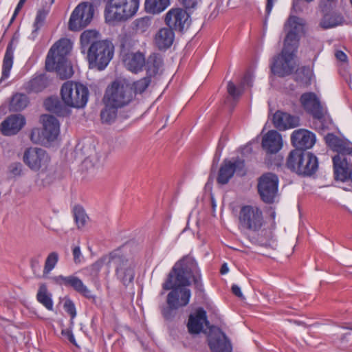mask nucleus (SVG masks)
<instances>
[{
  "mask_svg": "<svg viewBox=\"0 0 352 352\" xmlns=\"http://www.w3.org/2000/svg\"><path fill=\"white\" fill-rule=\"evenodd\" d=\"M9 170L14 175H19L21 171V164L20 163H13L10 166Z\"/></svg>",
  "mask_w": 352,
  "mask_h": 352,
  "instance_id": "nucleus-51",
  "label": "nucleus"
},
{
  "mask_svg": "<svg viewBox=\"0 0 352 352\" xmlns=\"http://www.w3.org/2000/svg\"><path fill=\"white\" fill-rule=\"evenodd\" d=\"M305 1L307 2H310V1H312L313 0H305Z\"/></svg>",
  "mask_w": 352,
  "mask_h": 352,
  "instance_id": "nucleus-62",
  "label": "nucleus"
},
{
  "mask_svg": "<svg viewBox=\"0 0 352 352\" xmlns=\"http://www.w3.org/2000/svg\"><path fill=\"white\" fill-rule=\"evenodd\" d=\"M25 119L21 115H12L1 124V131L4 135L16 134L25 125Z\"/></svg>",
  "mask_w": 352,
  "mask_h": 352,
  "instance_id": "nucleus-23",
  "label": "nucleus"
},
{
  "mask_svg": "<svg viewBox=\"0 0 352 352\" xmlns=\"http://www.w3.org/2000/svg\"><path fill=\"white\" fill-rule=\"evenodd\" d=\"M109 264V254L102 257L91 265L84 269L85 273L92 278L98 277L104 264Z\"/></svg>",
  "mask_w": 352,
  "mask_h": 352,
  "instance_id": "nucleus-40",
  "label": "nucleus"
},
{
  "mask_svg": "<svg viewBox=\"0 0 352 352\" xmlns=\"http://www.w3.org/2000/svg\"><path fill=\"white\" fill-rule=\"evenodd\" d=\"M278 178L273 173L263 174L258 179V191L261 199L267 204L273 203L278 195Z\"/></svg>",
  "mask_w": 352,
  "mask_h": 352,
  "instance_id": "nucleus-15",
  "label": "nucleus"
},
{
  "mask_svg": "<svg viewBox=\"0 0 352 352\" xmlns=\"http://www.w3.org/2000/svg\"><path fill=\"white\" fill-rule=\"evenodd\" d=\"M170 5V0H145L144 7L148 13L159 14Z\"/></svg>",
  "mask_w": 352,
  "mask_h": 352,
  "instance_id": "nucleus-35",
  "label": "nucleus"
},
{
  "mask_svg": "<svg viewBox=\"0 0 352 352\" xmlns=\"http://www.w3.org/2000/svg\"><path fill=\"white\" fill-rule=\"evenodd\" d=\"M227 89L229 95L234 99L238 98L243 92V88L240 85L236 87L233 82H229L227 86Z\"/></svg>",
  "mask_w": 352,
  "mask_h": 352,
  "instance_id": "nucleus-46",
  "label": "nucleus"
},
{
  "mask_svg": "<svg viewBox=\"0 0 352 352\" xmlns=\"http://www.w3.org/2000/svg\"><path fill=\"white\" fill-rule=\"evenodd\" d=\"M68 338L72 343L75 344L76 340L72 333H70L69 334Z\"/></svg>",
  "mask_w": 352,
  "mask_h": 352,
  "instance_id": "nucleus-57",
  "label": "nucleus"
},
{
  "mask_svg": "<svg viewBox=\"0 0 352 352\" xmlns=\"http://www.w3.org/2000/svg\"><path fill=\"white\" fill-rule=\"evenodd\" d=\"M50 12L49 9H39L37 11L35 20L33 24V30L31 36L33 38H36L38 35V31L44 25L47 16Z\"/></svg>",
  "mask_w": 352,
  "mask_h": 352,
  "instance_id": "nucleus-41",
  "label": "nucleus"
},
{
  "mask_svg": "<svg viewBox=\"0 0 352 352\" xmlns=\"http://www.w3.org/2000/svg\"><path fill=\"white\" fill-rule=\"evenodd\" d=\"M36 300L39 303L44 306L47 310L52 311L54 302L51 293L48 292L45 284H41L39 286Z\"/></svg>",
  "mask_w": 352,
  "mask_h": 352,
  "instance_id": "nucleus-34",
  "label": "nucleus"
},
{
  "mask_svg": "<svg viewBox=\"0 0 352 352\" xmlns=\"http://www.w3.org/2000/svg\"><path fill=\"white\" fill-rule=\"evenodd\" d=\"M73 260L75 264L79 265L84 262V256L79 245L72 247Z\"/></svg>",
  "mask_w": 352,
  "mask_h": 352,
  "instance_id": "nucleus-47",
  "label": "nucleus"
},
{
  "mask_svg": "<svg viewBox=\"0 0 352 352\" xmlns=\"http://www.w3.org/2000/svg\"><path fill=\"white\" fill-rule=\"evenodd\" d=\"M177 309V307H172L171 306L168 305L167 307L162 309V313L166 320H171L175 316V311Z\"/></svg>",
  "mask_w": 352,
  "mask_h": 352,
  "instance_id": "nucleus-48",
  "label": "nucleus"
},
{
  "mask_svg": "<svg viewBox=\"0 0 352 352\" xmlns=\"http://www.w3.org/2000/svg\"><path fill=\"white\" fill-rule=\"evenodd\" d=\"M220 272L221 274H226L229 272V268L227 263H225L221 265Z\"/></svg>",
  "mask_w": 352,
  "mask_h": 352,
  "instance_id": "nucleus-56",
  "label": "nucleus"
},
{
  "mask_svg": "<svg viewBox=\"0 0 352 352\" xmlns=\"http://www.w3.org/2000/svg\"><path fill=\"white\" fill-rule=\"evenodd\" d=\"M335 56L337 58L338 60L340 61V64L339 65L340 67V73L343 76H346L347 72L346 69L348 68L349 63H348V58L346 54L341 51V50H337L335 52Z\"/></svg>",
  "mask_w": 352,
  "mask_h": 352,
  "instance_id": "nucleus-44",
  "label": "nucleus"
},
{
  "mask_svg": "<svg viewBox=\"0 0 352 352\" xmlns=\"http://www.w3.org/2000/svg\"><path fill=\"white\" fill-rule=\"evenodd\" d=\"M262 146L268 153H276L283 147L280 134L274 130L269 131L263 138Z\"/></svg>",
  "mask_w": 352,
  "mask_h": 352,
  "instance_id": "nucleus-26",
  "label": "nucleus"
},
{
  "mask_svg": "<svg viewBox=\"0 0 352 352\" xmlns=\"http://www.w3.org/2000/svg\"><path fill=\"white\" fill-rule=\"evenodd\" d=\"M72 47V43L67 38H61L55 43L48 52L45 60L46 69H53L54 62L65 61Z\"/></svg>",
  "mask_w": 352,
  "mask_h": 352,
  "instance_id": "nucleus-16",
  "label": "nucleus"
},
{
  "mask_svg": "<svg viewBox=\"0 0 352 352\" xmlns=\"http://www.w3.org/2000/svg\"><path fill=\"white\" fill-rule=\"evenodd\" d=\"M232 293L239 298H243V293L241 290V288L237 285H233L232 286Z\"/></svg>",
  "mask_w": 352,
  "mask_h": 352,
  "instance_id": "nucleus-53",
  "label": "nucleus"
},
{
  "mask_svg": "<svg viewBox=\"0 0 352 352\" xmlns=\"http://www.w3.org/2000/svg\"><path fill=\"white\" fill-rule=\"evenodd\" d=\"M286 165L298 175L310 176L318 170V162L317 157L309 152L294 150L289 153Z\"/></svg>",
  "mask_w": 352,
  "mask_h": 352,
  "instance_id": "nucleus-6",
  "label": "nucleus"
},
{
  "mask_svg": "<svg viewBox=\"0 0 352 352\" xmlns=\"http://www.w3.org/2000/svg\"><path fill=\"white\" fill-rule=\"evenodd\" d=\"M316 135L306 129L294 131L291 136V141L296 150L303 151L311 148L316 142Z\"/></svg>",
  "mask_w": 352,
  "mask_h": 352,
  "instance_id": "nucleus-21",
  "label": "nucleus"
},
{
  "mask_svg": "<svg viewBox=\"0 0 352 352\" xmlns=\"http://www.w3.org/2000/svg\"><path fill=\"white\" fill-rule=\"evenodd\" d=\"M50 1V4L52 5L54 3V0H48Z\"/></svg>",
  "mask_w": 352,
  "mask_h": 352,
  "instance_id": "nucleus-61",
  "label": "nucleus"
},
{
  "mask_svg": "<svg viewBox=\"0 0 352 352\" xmlns=\"http://www.w3.org/2000/svg\"><path fill=\"white\" fill-rule=\"evenodd\" d=\"M273 124L278 130H286L298 126L299 118L287 113L278 111L274 114Z\"/></svg>",
  "mask_w": 352,
  "mask_h": 352,
  "instance_id": "nucleus-28",
  "label": "nucleus"
},
{
  "mask_svg": "<svg viewBox=\"0 0 352 352\" xmlns=\"http://www.w3.org/2000/svg\"><path fill=\"white\" fill-rule=\"evenodd\" d=\"M47 70L50 72L56 71L61 79L69 78L74 73L72 67L67 63V60L63 63L54 62L53 69Z\"/></svg>",
  "mask_w": 352,
  "mask_h": 352,
  "instance_id": "nucleus-38",
  "label": "nucleus"
},
{
  "mask_svg": "<svg viewBox=\"0 0 352 352\" xmlns=\"http://www.w3.org/2000/svg\"><path fill=\"white\" fill-rule=\"evenodd\" d=\"M99 38L100 34L96 30H87L84 31L80 35L82 52L85 53V50L89 49V46L101 43L102 41H100Z\"/></svg>",
  "mask_w": 352,
  "mask_h": 352,
  "instance_id": "nucleus-32",
  "label": "nucleus"
},
{
  "mask_svg": "<svg viewBox=\"0 0 352 352\" xmlns=\"http://www.w3.org/2000/svg\"><path fill=\"white\" fill-rule=\"evenodd\" d=\"M351 329H352V328H351Z\"/></svg>",
  "mask_w": 352,
  "mask_h": 352,
  "instance_id": "nucleus-63",
  "label": "nucleus"
},
{
  "mask_svg": "<svg viewBox=\"0 0 352 352\" xmlns=\"http://www.w3.org/2000/svg\"><path fill=\"white\" fill-rule=\"evenodd\" d=\"M50 81L46 74L35 75L29 81L23 84V89L28 94L38 93L47 87Z\"/></svg>",
  "mask_w": 352,
  "mask_h": 352,
  "instance_id": "nucleus-29",
  "label": "nucleus"
},
{
  "mask_svg": "<svg viewBox=\"0 0 352 352\" xmlns=\"http://www.w3.org/2000/svg\"><path fill=\"white\" fill-rule=\"evenodd\" d=\"M23 162L32 170L40 171L35 181L39 188H44L52 182V177L47 174L50 166L51 158L43 148L30 147L23 153Z\"/></svg>",
  "mask_w": 352,
  "mask_h": 352,
  "instance_id": "nucleus-4",
  "label": "nucleus"
},
{
  "mask_svg": "<svg viewBox=\"0 0 352 352\" xmlns=\"http://www.w3.org/2000/svg\"><path fill=\"white\" fill-rule=\"evenodd\" d=\"M94 14V6L89 2L79 3L72 11L68 28L73 32H78L86 28L92 21Z\"/></svg>",
  "mask_w": 352,
  "mask_h": 352,
  "instance_id": "nucleus-13",
  "label": "nucleus"
},
{
  "mask_svg": "<svg viewBox=\"0 0 352 352\" xmlns=\"http://www.w3.org/2000/svg\"><path fill=\"white\" fill-rule=\"evenodd\" d=\"M43 129L34 128L30 133L34 144H47L56 140L60 134V124L54 116L43 115L41 117Z\"/></svg>",
  "mask_w": 352,
  "mask_h": 352,
  "instance_id": "nucleus-10",
  "label": "nucleus"
},
{
  "mask_svg": "<svg viewBox=\"0 0 352 352\" xmlns=\"http://www.w3.org/2000/svg\"><path fill=\"white\" fill-rule=\"evenodd\" d=\"M305 21L302 19L291 16L285 24L287 31L281 54L274 58L271 65L272 72L278 76H285L292 73L294 69V58L296 52L299 34L302 32Z\"/></svg>",
  "mask_w": 352,
  "mask_h": 352,
  "instance_id": "nucleus-2",
  "label": "nucleus"
},
{
  "mask_svg": "<svg viewBox=\"0 0 352 352\" xmlns=\"http://www.w3.org/2000/svg\"><path fill=\"white\" fill-rule=\"evenodd\" d=\"M58 261V254L56 252H51L47 257L45 263L44 273L48 274L56 266Z\"/></svg>",
  "mask_w": 352,
  "mask_h": 352,
  "instance_id": "nucleus-45",
  "label": "nucleus"
},
{
  "mask_svg": "<svg viewBox=\"0 0 352 352\" xmlns=\"http://www.w3.org/2000/svg\"><path fill=\"white\" fill-rule=\"evenodd\" d=\"M253 83V77L250 74L244 76L241 86L243 89L245 86L252 87Z\"/></svg>",
  "mask_w": 352,
  "mask_h": 352,
  "instance_id": "nucleus-50",
  "label": "nucleus"
},
{
  "mask_svg": "<svg viewBox=\"0 0 352 352\" xmlns=\"http://www.w3.org/2000/svg\"><path fill=\"white\" fill-rule=\"evenodd\" d=\"M73 212L74 219L78 228H82L85 225L88 218L85 214V210L80 206H76L74 208Z\"/></svg>",
  "mask_w": 352,
  "mask_h": 352,
  "instance_id": "nucleus-42",
  "label": "nucleus"
},
{
  "mask_svg": "<svg viewBox=\"0 0 352 352\" xmlns=\"http://www.w3.org/2000/svg\"><path fill=\"white\" fill-rule=\"evenodd\" d=\"M300 103L304 109L316 120L317 129L321 132L331 129L333 123L327 113L326 108L313 92H307L300 96Z\"/></svg>",
  "mask_w": 352,
  "mask_h": 352,
  "instance_id": "nucleus-5",
  "label": "nucleus"
},
{
  "mask_svg": "<svg viewBox=\"0 0 352 352\" xmlns=\"http://www.w3.org/2000/svg\"><path fill=\"white\" fill-rule=\"evenodd\" d=\"M235 173L240 175L245 174L244 160L239 158L224 160L219 170L217 182L223 185L228 184Z\"/></svg>",
  "mask_w": 352,
  "mask_h": 352,
  "instance_id": "nucleus-17",
  "label": "nucleus"
},
{
  "mask_svg": "<svg viewBox=\"0 0 352 352\" xmlns=\"http://www.w3.org/2000/svg\"><path fill=\"white\" fill-rule=\"evenodd\" d=\"M206 312L203 308H199L195 314H190L187 324L188 329L191 334H198L204 329V324H207Z\"/></svg>",
  "mask_w": 352,
  "mask_h": 352,
  "instance_id": "nucleus-27",
  "label": "nucleus"
},
{
  "mask_svg": "<svg viewBox=\"0 0 352 352\" xmlns=\"http://www.w3.org/2000/svg\"><path fill=\"white\" fill-rule=\"evenodd\" d=\"M191 280L197 289H202L201 272L197 262L188 257L176 262L162 285L165 290L172 289L167 296L168 305L180 308L188 304L191 292L186 287L190 285Z\"/></svg>",
  "mask_w": 352,
  "mask_h": 352,
  "instance_id": "nucleus-1",
  "label": "nucleus"
},
{
  "mask_svg": "<svg viewBox=\"0 0 352 352\" xmlns=\"http://www.w3.org/2000/svg\"><path fill=\"white\" fill-rule=\"evenodd\" d=\"M16 16H14V12L13 13V15L10 19V24L9 25L14 21V19H15Z\"/></svg>",
  "mask_w": 352,
  "mask_h": 352,
  "instance_id": "nucleus-60",
  "label": "nucleus"
},
{
  "mask_svg": "<svg viewBox=\"0 0 352 352\" xmlns=\"http://www.w3.org/2000/svg\"><path fill=\"white\" fill-rule=\"evenodd\" d=\"M175 40V32L169 27L160 28L154 36V43L161 51L170 48Z\"/></svg>",
  "mask_w": 352,
  "mask_h": 352,
  "instance_id": "nucleus-25",
  "label": "nucleus"
},
{
  "mask_svg": "<svg viewBox=\"0 0 352 352\" xmlns=\"http://www.w3.org/2000/svg\"><path fill=\"white\" fill-rule=\"evenodd\" d=\"M104 107L100 112V119L102 123L111 124L117 118L119 108L109 104L108 102H104Z\"/></svg>",
  "mask_w": 352,
  "mask_h": 352,
  "instance_id": "nucleus-36",
  "label": "nucleus"
},
{
  "mask_svg": "<svg viewBox=\"0 0 352 352\" xmlns=\"http://www.w3.org/2000/svg\"><path fill=\"white\" fill-rule=\"evenodd\" d=\"M64 308L65 311L70 315L72 319L76 316V307L74 302L72 300L66 301L64 304Z\"/></svg>",
  "mask_w": 352,
  "mask_h": 352,
  "instance_id": "nucleus-49",
  "label": "nucleus"
},
{
  "mask_svg": "<svg viewBox=\"0 0 352 352\" xmlns=\"http://www.w3.org/2000/svg\"><path fill=\"white\" fill-rule=\"evenodd\" d=\"M60 95L63 102L67 107L82 108L88 101L89 91L81 83L67 81L62 85Z\"/></svg>",
  "mask_w": 352,
  "mask_h": 352,
  "instance_id": "nucleus-8",
  "label": "nucleus"
},
{
  "mask_svg": "<svg viewBox=\"0 0 352 352\" xmlns=\"http://www.w3.org/2000/svg\"><path fill=\"white\" fill-rule=\"evenodd\" d=\"M29 98L24 94H14L10 103V108L12 111H19L24 109L29 104Z\"/></svg>",
  "mask_w": 352,
  "mask_h": 352,
  "instance_id": "nucleus-39",
  "label": "nucleus"
},
{
  "mask_svg": "<svg viewBox=\"0 0 352 352\" xmlns=\"http://www.w3.org/2000/svg\"><path fill=\"white\" fill-rule=\"evenodd\" d=\"M45 108L52 113L60 116H65L67 114V109L57 96H50L44 101Z\"/></svg>",
  "mask_w": 352,
  "mask_h": 352,
  "instance_id": "nucleus-31",
  "label": "nucleus"
},
{
  "mask_svg": "<svg viewBox=\"0 0 352 352\" xmlns=\"http://www.w3.org/2000/svg\"><path fill=\"white\" fill-rule=\"evenodd\" d=\"M328 146L338 154L333 157L334 176L336 180L345 182L349 179L350 159L352 155V143L346 139H341L333 133H327L324 137Z\"/></svg>",
  "mask_w": 352,
  "mask_h": 352,
  "instance_id": "nucleus-3",
  "label": "nucleus"
},
{
  "mask_svg": "<svg viewBox=\"0 0 352 352\" xmlns=\"http://www.w3.org/2000/svg\"><path fill=\"white\" fill-rule=\"evenodd\" d=\"M27 0H19L15 10H14V16H16L21 9L23 8L24 3Z\"/></svg>",
  "mask_w": 352,
  "mask_h": 352,
  "instance_id": "nucleus-55",
  "label": "nucleus"
},
{
  "mask_svg": "<svg viewBox=\"0 0 352 352\" xmlns=\"http://www.w3.org/2000/svg\"><path fill=\"white\" fill-rule=\"evenodd\" d=\"M182 3L186 9H194L197 5V0H182Z\"/></svg>",
  "mask_w": 352,
  "mask_h": 352,
  "instance_id": "nucleus-52",
  "label": "nucleus"
},
{
  "mask_svg": "<svg viewBox=\"0 0 352 352\" xmlns=\"http://www.w3.org/2000/svg\"><path fill=\"white\" fill-rule=\"evenodd\" d=\"M150 63L151 60H149L148 62L147 76L134 82L132 87H131L134 94V97L138 94L143 93L147 89L151 82V76L155 75L159 70L160 66V60L155 58L153 60L152 65H149Z\"/></svg>",
  "mask_w": 352,
  "mask_h": 352,
  "instance_id": "nucleus-22",
  "label": "nucleus"
},
{
  "mask_svg": "<svg viewBox=\"0 0 352 352\" xmlns=\"http://www.w3.org/2000/svg\"><path fill=\"white\" fill-rule=\"evenodd\" d=\"M14 49L12 46V43H10L6 47L3 60L2 72L0 82L8 79L10 76V71L12 68L14 62Z\"/></svg>",
  "mask_w": 352,
  "mask_h": 352,
  "instance_id": "nucleus-30",
  "label": "nucleus"
},
{
  "mask_svg": "<svg viewBox=\"0 0 352 352\" xmlns=\"http://www.w3.org/2000/svg\"><path fill=\"white\" fill-rule=\"evenodd\" d=\"M208 344L212 352H232V346L226 335L219 329L212 330Z\"/></svg>",
  "mask_w": 352,
  "mask_h": 352,
  "instance_id": "nucleus-19",
  "label": "nucleus"
},
{
  "mask_svg": "<svg viewBox=\"0 0 352 352\" xmlns=\"http://www.w3.org/2000/svg\"><path fill=\"white\" fill-rule=\"evenodd\" d=\"M322 12L323 15L319 23L322 28L329 29L342 23V17L339 14L331 12H324V10Z\"/></svg>",
  "mask_w": 352,
  "mask_h": 352,
  "instance_id": "nucleus-33",
  "label": "nucleus"
},
{
  "mask_svg": "<svg viewBox=\"0 0 352 352\" xmlns=\"http://www.w3.org/2000/svg\"><path fill=\"white\" fill-rule=\"evenodd\" d=\"M122 60L126 68L135 74L141 72L146 63L144 54L140 52L125 54Z\"/></svg>",
  "mask_w": 352,
  "mask_h": 352,
  "instance_id": "nucleus-24",
  "label": "nucleus"
},
{
  "mask_svg": "<svg viewBox=\"0 0 352 352\" xmlns=\"http://www.w3.org/2000/svg\"><path fill=\"white\" fill-rule=\"evenodd\" d=\"M113 56V46L108 41L89 46L87 58L90 68H96L99 71L104 69Z\"/></svg>",
  "mask_w": 352,
  "mask_h": 352,
  "instance_id": "nucleus-11",
  "label": "nucleus"
},
{
  "mask_svg": "<svg viewBox=\"0 0 352 352\" xmlns=\"http://www.w3.org/2000/svg\"><path fill=\"white\" fill-rule=\"evenodd\" d=\"M38 262L34 260L32 261V268H36V267H38Z\"/></svg>",
  "mask_w": 352,
  "mask_h": 352,
  "instance_id": "nucleus-58",
  "label": "nucleus"
},
{
  "mask_svg": "<svg viewBox=\"0 0 352 352\" xmlns=\"http://www.w3.org/2000/svg\"><path fill=\"white\" fill-rule=\"evenodd\" d=\"M190 14L184 9L171 8L166 14V24L172 30L182 32L187 29L190 24Z\"/></svg>",
  "mask_w": 352,
  "mask_h": 352,
  "instance_id": "nucleus-18",
  "label": "nucleus"
},
{
  "mask_svg": "<svg viewBox=\"0 0 352 352\" xmlns=\"http://www.w3.org/2000/svg\"><path fill=\"white\" fill-rule=\"evenodd\" d=\"M109 265L116 267V275L124 285H126L133 280L135 273L132 263L116 250L109 254Z\"/></svg>",
  "mask_w": 352,
  "mask_h": 352,
  "instance_id": "nucleus-14",
  "label": "nucleus"
},
{
  "mask_svg": "<svg viewBox=\"0 0 352 352\" xmlns=\"http://www.w3.org/2000/svg\"><path fill=\"white\" fill-rule=\"evenodd\" d=\"M151 18L144 16L137 19L134 22L135 30L138 33L146 32L151 27Z\"/></svg>",
  "mask_w": 352,
  "mask_h": 352,
  "instance_id": "nucleus-43",
  "label": "nucleus"
},
{
  "mask_svg": "<svg viewBox=\"0 0 352 352\" xmlns=\"http://www.w3.org/2000/svg\"><path fill=\"white\" fill-rule=\"evenodd\" d=\"M275 0H267L265 12L267 15H270Z\"/></svg>",
  "mask_w": 352,
  "mask_h": 352,
  "instance_id": "nucleus-54",
  "label": "nucleus"
},
{
  "mask_svg": "<svg viewBox=\"0 0 352 352\" xmlns=\"http://www.w3.org/2000/svg\"><path fill=\"white\" fill-rule=\"evenodd\" d=\"M297 7H298V2H295V1H294V2L293 3V9H294L295 11H296V10H297Z\"/></svg>",
  "mask_w": 352,
  "mask_h": 352,
  "instance_id": "nucleus-59",
  "label": "nucleus"
},
{
  "mask_svg": "<svg viewBox=\"0 0 352 352\" xmlns=\"http://www.w3.org/2000/svg\"><path fill=\"white\" fill-rule=\"evenodd\" d=\"M54 280L60 284L65 286H70L77 292L88 299L94 300L96 296L94 295L90 289L84 285L82 281L78 277L74 276H64L62 275L54 277Z\"/></svg>",
  "mask_w": 352,
  "mask_h": 352,
  "instance_id": "nucleus-20",
  "label": "nucleus"
},
{
  "mask_svg": "<svg viewBox=\"0 0 352 352\" xmlns=\"http://www.w3.org/2000/svg\"><path fill=\"white\" fill-rule=\"evenodd\" d=\"M239 220L241 228L252 232H259L265 225L263 211L256 206H242Z\"/></svg>",
  "mask_w": 352,
  "mask_h": 352,
  "instance_id": "nucleus-12",
  "label": "nucleus"
},
{
  "mask_svg": "<svg viewBox=\"0 0 352 352\" xmlns=\"http://www.w3.org/2000/svg\"><path fill=\"white\" fill-rule=\"evenodd\" d=\"M134 99V94L131 87L119 80L113 81L106 89L103 102L118 108L129 104Z\"/></svg>",
  "mask_w": 352,
  "mask_h": 352,
  "instance_id": "nucleus-9",
  "label": "nucleus"
},
{
  "mask_svg": "<svg viewBox=\"0 0 352 352\" xmlns=\"http://www.w3.org/2000/svg\"><path fill=\"white\" fill-rule=\"evenodd\" d=\"M313 71L309 67H302L296 70L295 80L300 85L308 86L311 82Z\"/></svg>",
  "mask_w": 352,
  "mask_h": 352,
  "instance_id": "nucleus-37",
  "label": "nucleus"
},
{
  "mask_svg": "<svg viewBox=\"0 0 352 352\" xmlns=\"http://www.w3.org/2000/svg\"><path fill=\"white\" fill-rule=\"evenodd\" d=\"M140 0H109L104 10L108 23L123 21L134 16L138 10Z\"/></svg>",
  "mask_w": 352,
  "mask_h": 352,
  "instance_id": "nucleus-7",
  "label": "nucleus"
}]
</instances>
